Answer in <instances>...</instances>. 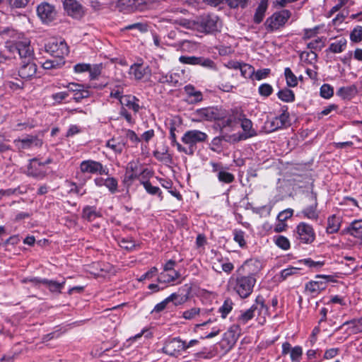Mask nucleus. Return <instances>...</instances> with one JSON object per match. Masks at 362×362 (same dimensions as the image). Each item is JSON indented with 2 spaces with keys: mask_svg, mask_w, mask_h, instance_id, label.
Segmentation results:
<instances>
[{
  "mask_svg": "<svg viewBox=\"0 0 362 362\" xmlns=\"http://www.w3.org/2000/svg\"><path fill=\"white\" fill-rule=\"evenodd\" d=\"M63 4L69 16L74 18H80L83 16V7L76 0H64Z\"/></svg>",
  "mask_w": 362,
  "mask_h": 362,
  "instance_id": "20",
  "label": "nucleus"
},
{
  "mask_svg": "<svg viewBox=\"0 0 362 362\" xmlns=\"http://www.w3.org/2000/svg\"><path fill=\"white\" fill-rule=\"evenodd\" d=\"M14 144L18 150L30 148L32 146H41L42 141L36 136H28L22 139L14 140Z\"/></svg>",
  "mask_w": 362,
  "mask_h": 362,
  "instance_id": "21",
  "label": "nucleus"
},
{
  "mask_svg": "<svg viewBox=\"0 0 362 362\" xmlns=\"http://www.w3.org/2000/svg\"><path fill=\"white\" fill-rule=\"evenodd\" d=\"M199 313V309L197 308H191L188 310H186L183 313L182 317L187 320L193 319L195 316H197Z\"/></svg>",
  "mask_w": 362,
  "mask_h": 362,
  "instance_id": "64",
  "label": "nucleus"
},
{
  "mask_svg": "<svg viewBox=\"0 0 362 362\" xmlns=\"http://www.w3.org/2000/svg\"><path fill=\"white\" fill-rule=\"evenodd\" d=\"M350 40L354 42L362 41V26H356L350 34Z\"/></svg>",
  "mask_w": 362,
  "mask_h": 362,
  "instance_id": "45",
  "label": "nucleus"
},
{
  "mask_svg": "<svg viewBox=\"0 0 362 362\" xmlns=\"http://www.w3.org/2000/svg\"><path fill=\"white\" fill-rule=\"evenodd\" d=\"M275 243L279 247L284 250H287L290 248L288 239L283 235L276 236L275 238Z\"/></svg>",
  "mask_w": 362,
  "mask_h": 362,
  "instance_id": "47",
  "label": "nucleus"
},
{
  "mask_svg": "<svg viewBox=\"0 0 362 362\" xmlns=\"http://www.w3.org/2000/svg\"><path fill=\"white\" fill-rule=\"evenodd\" d=\"M153 156L159 161H170L171 156L168 153V148L164 147L162 151L156 150L153 151Z\"/></svg>",
  "mask_w": 362,
  "mask_h": 362,
  "instance_id": "38",
  "label": "nucleus"
},
{
  "mask_svg": "<svg viewBox=\"0 0 362 362\" xmlns=\"http://www.w3.org/2000/svg\"><path fill=\"white\" fill-rule=\"evenodd\" d=\"M291 11L287 9H283L279 12L274 13L272 16L268 18L265 22L267 30L273 31L279 29L285 25L291 17Z\"/></svg>",
  "mask_w": 362,
  "mask_h": 362,
  "instance_id": "6",
  "label": "nucleus"
},
{
  "mask_svg": "<svg viewBox=\"0 0 362 362\" xmlns=\"http://www.w3.org/2000/svg\"><path fill=\"white\" fill-rule=\"evenodd\" d=\"M296 238L303 244H312L315 240V233L313 226L305 222H300L296 228Z\"/></svg>",
  "mask_w": 362,
  "mask_h": 362,
  "instance_id": "5",
  "label": "nucleus"
},
{
  "mask_svg": "<svg viewBox=\"0 0 362 362\" xmlns=\"http://www.w3.org/2000/svg\"><path fill=\"white\" fill-rule=\"evenodd\" d=\"M185 91L186 94L192 98L191 103H197L201 102L203 99L202 93L199 90H196L195 88L192 85H187L185 86Z\"/></svg>",
  "mask_w": 362,
  "mask_h": 362,
  "instance_id": "30",
  "label": "nucleus"
},
{
  "mask_svg": "<svg viewBox=\"0 0 362 362\" xmlns=\"http://www.w3.org/2000/svg\"><path fill=\"white\" fill-rule=\"evenodd\" d=\"M141 175L136 174V173H134L129 172V170H126L123 182L124 183V185L129 187L132 184L133 181L135 179H139Z\"/></svg>",
  "mask_w": 362,
  "mask_h": 362,
  "instance_id": "53",
  "label": "nucleus"
},
{
  "mask_svg": "<svg viewBox=\"0 0 362 362\" xmlns=\"http://www.w3.org/2000/svg\"><path fill=\"white\" fill-rule=\"evenodd\" d=\"M150 69L148 66H143L140 64H134L131 66L129 74L134 76L136 80H141L145 76L150 74Z\"/></svg>",
  "mask_w": 362,
  "mask_h": 362,
  "instance_id": "25",
  "label": "nucleus"
},
{
  "mask_svg": "<svg viewBox=\"0 0 362 362\" xmlns=\"http://www.w3.org/2000/svg\"><path fill=\"white\" fill-rule=\"evenodd\" d=\"M45 49L54 58H62L64 60L65 56L69 54V47L64 40L52 39L46 45Z\"/></svg>",
  "mask_w": 362,
  "mask_h": 362,
  "instance_id": "8",
  "label": "nucleus"
},
{
  "mask_svg": "<svg viewBox=\"0 0 362 362\" xmlns=\"http://www.w3.org/2000/svg\"><path fill=\"white\" fill-rule=\"evenodd\" d=\"M303 355V349L300 346L293 347L291 351L290 357L292 362H300Z\"/></svg>",
  "mask_w": 362,
  "mask_h": 362,
  "instance_id": "49",
  "label": "nucleus"
},
{
  "mask_svg": "<svg viewBox=\"0 0 362 362\" xmlns=\"http://www.w3.org/2000/svg\"><path fill=\"white\" fill-rule=\"evenodd\" d=\"M288 119V113H287L286 112H284L279 117H276L275 118V120L272 122L273 129H276L284 126Z\"/></svg>",
  "mask_w": 362,
  "mask_h": 362,
  "instance_id": "40",
  "label": "nucleus"
},
{
  "mask_svg": "<svg viewBox=\"0 0 362 362\" xmlns=\"http://www.w3.org/2000/svg\"><path fill=\"white\" fill-rule=\"evenodd\" d=\"M158 81L160 83H168L175 86L178 81L175 78V75L173 74L160 73Z\"/></svg>",
  "mask_w": 362,
  "mask_h": 362,
  "instance_id": "36",
  "label": "nucleus"
},
{
  "mask_svg": "<svg viewBox=\"0 0 362 362\" xmlns=\"http://www.w3.org/2000/svg\"><path fill=\"white\" fill-rule=\"evenodd\" d=\"M238 329V325H233L224 334V337L221 342V346L225 349L226 352H228L232 349V348L235 344L238 339V334H236V330Z\"/></svg>",
  "mask_w": 362,
  "mask_h": 362,
  "instance_id": "18",
  "label": "nucleus"
},
{
  "mask_svg": "<svg viewBox=\"0 0 362 362\" xmlns=\"http://www.w3.org/2000/svg\"><path fill=\"white\" fill-rule=\"evenodd\" d=\"M357 88L355 85L341 87L337 91V95L344 100H350L357 94Z\"/></svg>",
  "mask_w": 362,
  "mask_h": 362,
  "instance_id": "27",
  "label": "nucleus"
},
{
  "mask_svg": "<svg viewBox=\"0 0 362 362\" xmlns=\"http://www.w3.org/2000/svg\"><path fill=\"white\" fill-rule=\"evenodd\" d=\"M340 226L341 222L339 218H337L335 215H332L328 218L326 231L327 233L330 234L335 233L339 231Z\"/></svg>",
  "mask_w": 362,
  "mask_h": 362,
  "instance_id": "32",
  "label": "nucleus"
},
{
  "mask_svg": "<svg viewBox=\"0 0 362 362\" xmlns=\"http://www.w3.org/2000/svg\"><path fill=\"white\" fill-rule=\"evenodd\" d=\"M258 92L260 95L264 97L269 96L273 92L272 86L269 83H263L259 86Z\"/></svg>",
  "mask_w": 362,
  "mask_h": 362,
  "instance_id": "54",
  "label": "nucleus"
},
{
  "mask_svg": "<svg viewBox=\"0 0 362 362\" xmlns=\"http://www.w3.org/2000/svg\"><path fill=\"white\" fill-rule=\"evenodd\" d=\"M256 278L253 274L247 275L237 274L229 280V286L241 298H248L253 291L256 284Z\"/></svg>",
  "mask_w": 362,
  "mask_h": 362,
  "instance_id": "1",
  "label": "nucleus"
},
{
  "mask_svg": "<svg viewBox=\"0 0 362 362\" xmlns=\"http://www.w3.org/2000/svg\"><path fill=\"white\" fill-rule=\"evenodd\" d=\"M234 119H238L240 122V126L243 130V133L240 134L237 141L245 140L257 135V132L252 127V122L250 119L245 117L243 111L235 109L233 112Z\"/></svg>",
  "mask_w": 362,
  "mask_h": 362,
  "instance_id": "4",
  "label": "nucleus"
},
{
  "mask_svg": "<svg viewBox=\"0 0 362 362\" xmlns=\"http://www.w3.org/2000/svg\"><path fill=\"white\" fill-rule=\"evenodd\" d=\"M64 60L62 58H54L53 59H47L42 64V67L45 69H57L62 67L64 64Z\"/></svg>",
  "mask_w": 362,
  "mask_h": 362,
  "instance_id": "35",
  "label": "nucleus"
},
{
  "mask_svg": "<svg viewBox=\"0 0 362 362\" xmlns=\"http://www.w3.org/2000/svg\"><path fill=\"white\" fill-rule=\"evenodd\" d=\"M278 98L286 103H291L295 100V94L293 90L284 88L277 93Z\"/></svg>",
  "mask_w": 362,
  "mask_h": 362,
  "instance_id": "34",
  "label": "nucleus"
},
{
  "mask_svg": "<svg viewBox=\"0 0 362 362\" xmlns=\"http://www.w3.org/2000/svg\"><path fill=\"white\" fill-rule=\"evenodd\" d=\"M284 75L286 79V84L288 86L295 87L298 85L297 78L292 72L290 68L287 67L285 69Z\"/></svg>",
  "mask_w": 362,
  "mask_h": 362,
  "instance_id": "39",
  "label": "nucleus"
},
{
  "mask_svg": "<svg viewBox=\"0 0 362 362\" xmlns=\"http://www.w3.org/2000/svg\"><path fill=\"white\" fill-rule=\"evenodd\" d=\"M37 72V65L34 61H28L21 62L18 70V76L24 80H30L35 76Z\"/></svg>",
  "mask_w": 362,
  "mask_h": 362,
  "instance_id": "19",
  "label": "nucleus"
},
{
  "mask_svg": "<svg viewBox=\"0 0 362 362\" xmlns=\"http://www.w3.org/2000/svg\"><path fill=\"white\" fill-rule=\"evenodd\" d=\"M179 62L184 64L199 65L204 68L217 70L216 63L209 58L196 56H180Z\"/></svg>",
  "mask_w": 362,
  "mask_h": 362,
  "instance_id": "10",
  "label": "nucleus"
},
{
  "mask_svg": "<svg viewBox=\"0 0 362 362\" xmlns=\"http://www.w3.org/2000/svg\"><path fill=\"white\" fill-rule=\"evenodd\" d=\"M270 74L269 69H259L257 71H255V78L257 81L266 78Z\"/></svg>",
  "mask_w": 362,
  "mask_h": 362,
  "instance_id": "63",
  "label": "nucleus"
},
{
  "mask_svg": "<svg viewBox=\"0 0 362 362\" xmlns=\"http://www.w3.org/2000/svg\"><path fill=\"white\" fill-rule=\"evenodd\" d=\"M148 26L146 23H133V24L127 25L126 27H124V30H128L136 29V30H139L140 33H144L148 31Z\"/></svg>",
  "mask_w": 362,
  "mask_h": 362,
  "instance_id": "51",
  "label": "nucleus"
},
{
  "mask_svg": "<svg viewBox=\"0 0 362 362\" xmlns=\"http://www.w3.org/2000/svg\"><path fill=\"white\" fill-rule=\"evenodd\" d=\"M23 282H30L33 284L35 286H37L40 284H42L46 285L51 292L58 293H61V290L63 288L65 284V281H63L62 283H59L56 281L39 278L25 279L23 280Z\"/></svg>",
  "mask_w": 362,
  "mask_h": 362,
  "instance_id": "16",
  "label": "nucleus"
},
{
  "mask_svg": "<svg viewBox=\"0 0 362 362\" xmlns=\"http://www.w3.org/2000/svg\"><path fill=\"white\" fill-rule=\"evenodd\" d=\"M37 13L40 18L46 23L52 21L56 16L54 6L47 2H42L38 5Z\"/></svg>",
  "mask_w": 362,
  "mask_h": 362,
  "instance_id": "17",
  "label": "nucleus"
},
{
  "mask_svg": "<svg viewBox=\"0 0 362 362\" xmlns=\"http://www.w3.org/2000/svg\"><path fill=\"white\" fill-rule=\"evenodd\" d=\"M300 57L303 59L304 58L305 61H307L308 63L312 64L313 62L317 61V54L313 52H303L300 54Z\"/></svg>",
  "mask_w": 362,
  "mask_h": 362,
  "instance_id": "59",
  "label": "nucleus"
},
{
  "mask_svg": "<svg viewBox=\"0 0 362 362\" xmlns=\"http://www.w3.org/2000/svg\"><path fill=\"white\" fill-rule=\"evenodd\" d=\"M80 170L82 173L108 175L109 170L107 167L93 160H86L81 163Z\"/></svg>",
  "mask_w": 362,
  "mask_h": 362,
  "instance_id": "13",
  "label": "nucleus"
},
{
  "mask_svg": "<svg viewBox=\"0 0 362 362\" xmlns=\"http://www.w3.org/2000/svg\"><path fill=\"white\" fill-rule=\"evenodd\" d=\"M268 6L269 0H259L253 16L254 23L259 24L263 21L265 16V13L268 8Z\"/></svg>",
  "mask_w": 362,
  "mask_h": 362,
  "instance_id": "26",
  "label": "nucleus"
},
{
  "mask_svg": "<svg viewBox=\"0 0 362 362\" xmlns=\"http://www.w3.org/2000/svg\"><path fill=\"white\" fill-rule=\"evenodd\" d=\"M354 1L352 0H338V3L332 8L330 10L331 13H334L339 11L342 7L345 6H352Z\"/></svg>",
  "mask_w": 362,
  "mask_h": 362,
  "instance_id": "57",
  "label": "nucleus"
},
{
  "mask_svg": "<svg viewBox=\"0 0 362 362\" xmlns=\"http://www.w3.org/2000/svg\"><path fill=\"white\" fill-rule=\"evenodd\" d=\"M307 47H308V48H309L312 51H313V49H315V50L319 49V50H320L324 47V43L322 42L321 38L317 37L315 40L310 42L308 44Z\"/></svg>",
  "mask_w": 362,
  "mask_h": 362,
  "instance_id": "60",
  "label": "nucleus"
},
{
  "mask_svg": "<svg viewBox=\"0 0 362 362\" xmlns=\"http://www.w3.org/2000/svg\"><path fill=\"white\" fill-rule=\"evenodd\" d=\"M307 198L310 204L301 211V214L304 218L312 221H317L319 218V211H317V195L314 192H310L307 194Z\"/></svg>",
  "mask_w": 362,
  "mask_h": 362,
  "instance_id": "11",
  "label": "nucleus"
},
{
  "mask_svg": "<svg viewBox=\"0 0 362 362\" xmlns=\"http://www.w3.org/2000/svg\"><path fill=\"white\" fill-rule=\"evenodd\" d=\"M241 75L245 78H250L255 74V69L248 64L243 63L240 69Z\"/></svg>",
  "mask_w": 362,
  "mask_h": 362,
  "instance_id": "43",
  "label": "nucleus"
},
{
  "mask_svg": "<svg viewBox=\"0 0 362 362\" xmlns=\"http://www.w3.org/2000/svg\"><path fill=\"white\" fill-rule=\"evenodd\" d=\"M162 350L169 356L177 357L181 351H185V341L179 337L173 338L165 343Z\"/></svg>",
  "mask_w": 362,
  "mask_h": 362,
  "instance_id": "14",
  "label": "nucleus"
},
{
  "mask_svg": "<svg viewBox=\"0 0 362 362\" xmlns=\"http://www.w3.org/2000/svg\"><path fill=\"white\" fill-rule=\"evenodd\" d=\"M175 298H179V300L175 302V305H181L184 303L187 300L186 296H181L180 295L177 294L175 293H172L170 296H169L164 300L168 304L170 302H173Z\"/></svg>",
  "mask_w": 362,
  "mask_h": 362,
  "instance_id": "55",
  "label": "nucleus"
},
{
  "mask_svg": "<svg viewBox=\"0 0 362 362\" xmlns=\"http://www.w3.org/2000/svg\"><path fill=\"white\" fill-rule=\"evenodd\" d=\"M180 273L176 270L172 272H162L158 277V281L160 283H170L180 277Z\"/></svg>",
  "mask_w": 362,
  "mask_h": 362,
  "instance_id": "29",
  "label": "nucleus"
},
{
  "mask_svg": "<svg viewBox=\"0 0 362 362\" xmlns=\"http://www.w3.org/2000/svg\"><path fill=\"white\" fill-rule=\"evenodd\" d=\"M207 134L197 129L187 131L182 137V141L192 147L194 150V147L197 143L205 142L207 140Z\"/></svg>",
  "mask_w": 362,
  "mask_h": 362,
  "instance_id": "12",
  "label": "nucleus"
},
{
  "mask_svg": "<svg viewBox=\"0 0 362 362\" xmlns=\"http://www.w3.org/2000/svg\"><path fill=\"white\" fill-rule=\"evenodd\" d=\"M126 170H129V172L139 174V175H144L145 173L148 174L149 171L148 169H139V165L138 163L136 162H130L127 165V168Z\"/></svg>",
  "mask_w": 362,
  "mask_h": 362,
  "instance_id": "44",
  "label": "nucleus"
},
{
  "mask_svg": "<svg viewBox=\"0 0 362 362\" xmlns=\"http://www.w3.org/2000/svg\"><path fill=\"white\" fill-rule=\"evenodd\" d=\"M139 101V99L135 96L126 95L122 98H121V108H128L129 110L134 111V113H136L140 110Z\"/></svg>",
  "mask_w": 362,
  "mask_h": 362,
  "instance_id": "23",
  "label": "nucleus"
},
{
  "mask_svg": "<svg viewBox=\"0 0 362 362\" xmlns=\"http://www.w3.org/2000/svg\"><path fill=\"white\" fill-rule=\"evenodd\" d=\"M349 324H354L353 329L354 330L355 333H358L362 332V320H353L350 321L345 322L342 326L349 325Z\"/></svg>",
  "mask_w": 362,
  "mask_h": 362,
  "instance_id": "62",
  "label": "nucleus"
},
{
  "mask_svg": "<svg viewBox=\"0 0 362 362\" xmlns=\"http://www.w3.org/2000/svg\"><path fill=\"white\" fill-rule=\"evenodd\" d=\"M347 45V40L344 37H341L337 41L331 43L327 51L332 53H341L345 50Z\"/></svg>",
  "mask_w": 362,
  "mask_h": 362,
  "instance_id": "31",
  "label": "nucleus"
},
{
  "mask_svg": "<svg viewBox=\"0 0 362 362\" xmlns=\"http://www.w3.org/2000/svg\"><path fill=\"white\" fill-rule=\"evenodd\" d=\"M106 146L112 149L115 152L121 153L124 149V144L116 142L115 139H112L107 141Z\"/></svg>",
  "mask_w": 362,
  "mask_h": 362,
  "instance_id": "46",
  "label": "nucleus"
},
{
  "mask_svg": "<svg viewBox=\"0 0 362 362\" xmlns=\"http://www.w3.org/2000/svg\"><path fill=\"white\" fill-rule=\"evenodd\" d=\"M326 286L327 284L325 281L320 280L310 281L305 284V290L309 291L310 293L315 294L325 290Z\"/></svg>",
  "mask_w": 362,
  "mask_h": 362,
  "instance_id": "28",
  "label": "nucleus"
},
{
  "mask_svg": "<svg viewBox=\"0 0 362 362\" xmlns=\"http://www.w3.org/2000/svg\"><path fill=\"white\" fill-rule=\"evenodd\" d=\"M112 194L117 191L118 182L115 177H107L105 179V185Z\"/></svg>",
  "mask_w": 362,
  "mask_h": 362,
  "instance_id": "52",
  "label": "nucleus"
},
{
  "mask_svg": "<svg viewBox=\"0 0 362 362\" xmlns=\"http://www.w3.org/2000/svg\"><path fill=\"white\" fill-rule=\"evenodd\" d=\"M141 183L144 185L145 189L147 191L148 193L153 194V195L156 194H158L159 195L161 194L159 187L153 186L150 182L145 181V182H141Z\"/></svg>",
  "mask_w": 362,
  "mask_h": 362,
  "instance_id": "58",
  "label": "nucleus"
},
{
  "mask_svg": "<svg viewBox=\"0 0 362 362\" xmlns=\"http://www.w3.org/2000/svg\"><path fill=\"white\" fill-rule=\"evenodd\" d=\"M26 175L37 180H42L45 177L47 170L44 168V164L37 158H33L29 160Z\"/></svg>",
  "mask_w": 362,
  "mask_h": 362,
  "instance_id": "15",
  "label": "nucleus"
},
{
  "mask_svg": "<svg viewBox=\"0 0 362 362\" xmlns=\"http://www.w3.org/2000/svg\"><path fill=\"white\" fill-rule=\"evenodd\" d=\"M233 302L230 298H226L223 304L219 308L218 312L221 314L222 318H226L228 314L232 310Z\"/></svg>",
  "mask_w": 362,
  "mask_h": 362,
  "instance_id": "37",
  "label": "nucleus"
},
{
  "mask_svg": "<svg viewBox=\"0 0 362 362\" xmlns=\"http://www.w3.org/2000/svg\"><path fill=\"white\" fill-rule=\"evenodd\" d=\"M344 233L362 240V219L355 220L344 230Z\"/></svg>",
  "mask_w": 362,
  "mask_h": 362,
  "instance_id": "24",
  "label": "nucleus"
},
{
  "mask_svg": "<svg viewBox=\"0 0 362 362\" xmlns=\"http://www.w3.org/2000/svg\"><path fill=\"white\" fill-rule=\"evenodd\" d=\"M194 115L197 117L194 120L198 122L219 120L224 117L223 112L215 107L197 109Z\"/></svg>",
  "mask_w": 362,
  "mask_h": 362,
  "instance_id": "7",
  "label": "nucleus"
},
{
  "mask_svg": "<svg viewBox=\"0 0 362 362\" xmlns=\"http://www.w3.org/2000/svg\"><path fill=\"white\" fill-rule=\"evenodd\" d=\"M218 180L223 183L229 184L234 181L235 176L228 172L225 170H219L217 175Z\"/></svg>",
  "mask_w": 362,
  "mask_h": 362,
  "instance_id": "41",
  "label": "nucleus"
},
{
  "mask_svg": "<svg viewBox=\"0 0 362 362\" xmlns=\"http://www.w3.org/2000/svg\"><path fill=\"white\" fill-rule=\"evenodd\" d=\"M103 69L102 64H94L93 66L90 65V69H88V72L90 73V76L91 79L96 78L100 74Z\"/></svg>",
  "mask_w": 362,
  "mask_h": 362,
  "instance_id": "56",
  "label": "nucleus"
},
{
  "mask_svg": "<svg viewBox=\"0 0 362 362\" xmlns=\"http://www.w3.org/2000/svg\"><path fill=\"white\" fill-rule=\"evenodd\" d=\"M334 94V89L329 84L325 83L320 88V95L326 99L330 98Z\"/></svg>",
  "mask_w": 362,
  "mask_h": 362,
  "instance_id": "50",
  "label": "nucleus"
},
{
  "mask_svg": "<svg viewBox=\"0 0 362 362\" xmlns=\"http://www.w3.org/2000/svg\"><path fill=\"white\" fill-rule=\"evenodd\" d=\"M234 240L238 243L240 247H244L246 245V241L245 240V232L241 230H233Z\"/></svg>",
  "mask_w": 362,
  "mask_h": 362,
  "instance_id": "48",
  "label": "nucleus"
},
{
  "mask_svg": "<svg viewBox=\"0 0 362 362\" xmlns=\"http://www.w3.org/2000/svg\"><path fill=\"white\" fill-rule=\"evenodd\" d=\"M89 95H90L89 91L88 90L83 88L80 91L76 92L74 94L73 99L76 103H79L82 100V99L88 98Z\"/></svg>",
  "mask_w": 362,
  "mask_h": 362,
  "instance_id": "61",
  "label": "nucleus"
},
{
  "mask_svg": "<svg viewBox=\"0 0 362 362\" xmlns=\"http://www.w3.org/2000/svg\"><path fill=\"white\" fill-rule=\"evenodd\" d=\"M6 51L15 55L17 54L22 62L33 61V49L30 47V40L25 39L23 41L12 42L6 47Z\"/></svg>",
  "mask_w": 362,
  "mask_h": 362,
  "instance_id": "3",
  "label": "nucleus"
},
{
  "mask_svg": "<svg viewBox=\"0 0 362 362\" xmlns=\"http://www.w3.org/2000/svg\"><path fill=\"white\" fill-rule=\"evenodd\" d=\"M139 0H118L115 7L119 12L130 13L139 9Z\"/></svg>",
  "mask_w": 362,
  "mask_h": 362,
  "instance_id": "22",
  "label": "nucleus"
},
{
  "mask_svg": "<svg viewBox=\"0 0 362 362\" xmlns=\"http://www.w3.org/2000/svg\"><path fill=\"white\" fill-rule=\"evenodd\" d=\"M268 308L265 305V301L262 296H258L252 305L246 310L240 311V315L238 317L237 322L239 325H246L257 314L260 315L263 311L267 312Z\"/></svg>",
  "mask_w": 362,
  "mask_h": 362,
  "instance_id": "2",
  "label": "nucleus"
},
{
  "mask_svg": "<svg viewBox=\"0 0 362 362\" xmlns=\"http://www.w3.org/2000/svg\"><path fill=\"white\" fill-rule=\"evenodd\" d=\"M100 216V214L96 211L95 206H86L83 209L82 218L88 221H93Z\"/></svg>",
  "mask_w": 362,
  "mask_h": 362,
  "instance_id": "33",
  "label": "nucleus"
},
{
  "mask_svg": "<svg viewBox=\"0 0 362 362\" xmlns=\"http://www.w3.org/2000/svg\"><path fill=\"white\" fill-rule=\"evenodd\" d=\"M197 24L206 33L218 31L221 26L219 18L214 14L202 16L197 20Z\"/></svg>",
  "mask_w": 362,
  "mask_h": 362,
  "instance_id": "9",
  "label": "nucleus"
},
{
  "mask_svg": "<svg viewBox=\"0 0 362 362\" xmlns=\"http://www.w3.org/2000/svg\"><path fill=\"white\" fill-rule=\"evenodd\" d=\"M250 1V0H226V3L230 8L235 9L240 8L243 9L248 6Z\"/></svg>",
  "mask_w": 362,
  "mask_h": 362,
  "instance_id": "42",
  "label": "nucleus"
}]
</instances>
